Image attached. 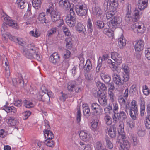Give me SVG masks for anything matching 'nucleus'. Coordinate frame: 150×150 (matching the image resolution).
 Segmentation results:
<instances>
[{"mask_svg": "<svg viewBox=\"0 0 150 150\" xmlns=\"http://www.w3.org/2000/svg\"><path fill=\"white\" fill-rule=\"evenodd\" d=\"M118 132L121 136V138L123 140V143H120L119 147L120 150H128L130 146L129 141L125 139V134L124 132V125L122 122L120 123L118 126Z\"/></svg>", "mask_w": 150, "mask_h": 150, "instance_id": "obj_1", "label": "nucleus"}, {"mask_svg": "<svg viewBox=\"0 0 150 150\" xmlns=\"http://www.w3.org/2000/svg\"><path fill=\"white\" fill-rule=\"evenodd\" d=\"M65 22L69 27L74 26L76 23V15L72 8L70 10V14L66 17Z\"/></svg>", "mask_w": 150, "mask_h": 150, "instance_id": "obj_2", "label": "nucleus"}, {"mask_svg": "<svg viewBox=\"0 0 150 150\" xmlns=\"http://www.w3.org/2000/svg\"><path fill=\"white\" fill-rule=\"evenodd\" d=\"M48 6L50 7L47 9V13L50 14L52 21L54 22H55L60 18V14L57 11L54 10L53 4L52 3H49Z\"/></svg>", "mask_w": 150, "mask_h": 150, "instance_id": "obj_3", "label": "nucleus"}, {"mask_svg": "<svg viewBox=\"0 0 150 150\" xmlns=\"http://www.w3.org/2000/svg\"><path fill=\"white\" fill-rule=\"evenodd\" d=\"M75 8L77 14L80 16H85L87 13V8L83 3H79L76 5Z\"/></svg>", "mask_w": 150, "mask_h": 150, "instance_id": "obj_4", "label": "nucleus"}, {"mask_svg": "<svg viewBox=\"0 0 150 150\" xmlns=\"http://www.w3.org/2000/svg\"><path fill=\"white\" fill-rule=\"evenodd\" d=\"M126 13L125 19L127 23H132L136 22V19L132 16L131 5L129 3L126 5Z\"/></svg>", "mask_w": 150, "mask_h": 150, "instance_id": "obj_5", "label": "nucleus"}, {"mask_svg": "<svg viewBox=\"0 0 150 150\" xmlns=\"http://www.w3.org/2000/svg\"><path fill=\"white\" fill-rule=\"evenodd\" d=\"M112 77L114 82L116 84L117 87V89L119 91L122 90V87H123V85L124 82H126L124 80V78L123 80H122L120 76L117 74L114 73L112 75Z\"/></svg>", "mask_w": 150, "mask_h": 150, "instance_id": "obj_6", "label": "nucleus"}, {"mask_svg": "<svg viewBox=\"0 0 150 150\" xmlns=\"http://www.w3.org/2000/svg\"><path fill=\"white\" fill-rule=\"evenodd\" d=\"M127 118L126 114L123 111L120 110L114 114L112 117L113 122L116 123L119 121H123Z\"/></svg>", "mask_w": 150, "mask_h": 150, "instance_id": "obj_7", "label": "nucleus"}, {"mask_svg": "<svg viewBox=\"0 0 150 150\" xmlns=\"http://www.w3.org/2000/svg\"><path fill=\"white\" fill-rule=\"evenodd\" d=\"M104 5L107 9L115 10L117 8L118 4L117 0H105Z\"/></svg>", "mask_w": 150, "mask_h": 150, "instance_id": "obj_8", "label": "nucleus"}, {"mask_svg": "<svg viewBox=\"0 0 150 150\" xmlns=\"http://www.w3.org/2000/svg\"><path fill=\"white\" fill-rule=\"evenodd\" d=\"M81 83L82 80L80 78H79L74 81H70L67 84L68 90L70 92H73L76 86L80 84Z\"/></svg>", "mask_w": 150, "mask_h": 150, "instance_id": "obj_9", "label": "nucleus"}, {"mask_svg": "<svg viewBox=\"0 0 150 150\" xmlns=\"http://www.w3.org/2000/svg\"><path fill=\"white\" fill-rule=\"evenodd\" d=\"M95 96H97L98 98V100L101 105L104 106L106 105L107 100L105 98L106 96L104 93H102L100 91H98L97 95H95Z\"/></svg>", "mask_w": 150, "mask_h": 150, "instance_id": "obj_10", "label": "nucleus"}, {"mask_svg": "<svg viewBox=\"0 0 150 150\" xmlns=\"http://www.w3.org/2000/svg\"><path fill=\"white\" fill-rule=\"evenodd\" d=\"M91 108L94 114L96 115H101L103 112V109L100 106L96 103H92Z\"/></svg>", "mask_w": 150, "mask_h": 150, "instance_id": "obj_11", "label": "nucleus"}, {"mask_svg": "<svg viewBox=\"0 0 150 150\" xmlns=\"http://www.w3.org/2000/svg\"><path fill=\"white\" fill-rule=\"evenodd\" d=\"M7 25L6 23H3L2 25L1 31L2 36L4 38L5 40L8 38H9V39H12L13 38L12 37V36L9 33H5V31L8 29Z\"/></svg>", "mask_w": 150, "mask_h": 150, "instance_id": "obj_12", "label": "nucleus"}, {"mask_svg": "<svg viewBox=\"0 0 150 150\" xmlns=\"http://www.w3.org/2000/svg\"><path fill=\"white\" fill-rule=\"evenodd\" d=\"M121 69L123 71L125 74L123 76L124 80L125 81H127L129 79V74L130 71L129 68L127 64H123L121 67Z\"/></svg>", "mask_w": 150, "mask_h": 150, "instance_id": "obj_13", "label": "nucleus"}, {"mask_svg": "<svg viewBox=\"0 0 150 150\" xmlns=\"http://www.w3.org/2000/svg\"><path fill=\"white\" fill-rule=\"evenodd\" d=\"M61 57L57 52L52 54L50 57L49 59L50 62L54 64L59 63Z\"/></svg>", "mask_w": 150, "mask_h": 150, "instance_id": "obj_14", "label": "nucleus"}, {"mask_svg": "<svg viewBox=\"0 0 150 150\" xmlns=\"http://www.w3.org/2000/svg\"><path fill=\"white\" fill-rule=\"evenodd\" d=\"M134 30H137L138 33H143L146 29L144 25L142 23H136L133 25Z\"/></svg>", "mask_w": 150, "mask_h": 150, "instance_id": "obj_15", "label": "nucleus"}, {"mask_svg": "<svg viewBox=\"0 0 150 150\" xmlns=\"http://www.w3.org/2000/svg\"><path fill=\"white\" fill-rule=\"evenodd\" d=\"M107 129L106 130L108 132V135L112 138H114L115 137L116 131V129L114 125H112L110 126H108L106 127Z\"/></svg>", "mask_w": 150, "mask_h": 150, "instance_id": "obj_16", "label": "nucleus"}, {"mask_svg": "<svg viewBox=\"0 0 150 150\" xmlns=\"http://www.w3.org/2000/svg\"><path fill=\"white\" fill-rule=\"evenodd\" d=\"M119 18L117 17H115L111 20L110 22L109 23L108 26L111 28H116L119 25V23L118 22Z\"/></svg>", "mask_w": 150, "mask_h": 150, "instance_id": "obj_17", "label": "nucleus"}, {"mask_svg": "<svg viewBox=\"0 0 150 150\" xmlns=\"http://www.w3.org/2000/svg\"><path fill=\"white\" fill-rule=\"evenodd\" d=\"M12 81L15 85H20L21 84L23 85H24L23 79L22 75L21 74H18L16 77L12 80Z\"/></svg>", "mask_w": 150, "mask_h": 150, "instance_id": "obj_18", "label": "nucleus"}, {"mask_svg": "<svg viewBox=\"0 0 150 150\" xmlns=\"http://www.w3.org/2000/svg\"><path fill=\"white\" fill-rule=\"evenodd\" d=\"M111 57L112 59L119 64L122 62V57L118 53L115 52L111 53Z\"/></svg>", "mask_w": 150, "mask_h": 150, "instance_id": "obj_19", "label": "nucleus"}, {"mask_svg": "<svg viewBox=\"0 0 150 150\" xmlns=\"http://www.w3.org/2000/svg\"><path fill=\"white\" fill-rule=\"evenodd\" d=\"M93 12L94 14L98 18H101L103 15V11L98 6H96L93 8Z\"/></svg>", "mask_w": 150, "mask_h": 150, "instance_id": "obj_20", "label": "nucleus"}, {"mask_svg": "<svg viewBox=\"0 0 150 150\" xmlns=\"http://www.w3.org/2000/svg\"><path fill=\"white\" fill-rule=\"evenodd\" d=\"M80 137L82 140L84 141H87L90 138L89 134L86 130L81 131L79 133Z\"/></svg>", "mask_w": 150, "mask_h": 150, "instance_id": "obj_21", "label": "nucleus"}, {"mask_svg": "<svg viewBox=\"0 0 150 150\" xmlns=\"http://www.w3.org/2000/svg\"><path fill=\"white\" fill-rule=\"evenodd\" d=\"M148 0H138V6L140 10H143L147 7Z\"/></svg>", "mask_w": 150, "mask_h": 150, "instance_id": "obj_22", "label": "nucleus"}, {"mask_svg": "<svg viewBox=\"0 0 150 150\" xmlns=\"http://www.w3.org/2000/svg\"><path fill=\"white\" fill-rule=\"evenodd\" d=\"M144 43L143 41L138 40L134 46V49L136 51L140 52L142 50L144 47Z\"/></svg>", "mask_w": 150, "mask_h": 150, "instance_id": "obj_23", "label": "nucleus"}, {"mask_svg": "<svg viewBox=\"0 0 150 150\" xmlns=\"http://www.w3.org/2000/svg\"><path fill=\"white\" fill-rule=\"evenodd\" d=\"M45 13L42 12L40 13L37 18V19L41 23L44 24L48 23H49V21L46 19Z\"/></svg>", "mask_w": 150, "mask_h": 150, "instance_id": "obj_24", "label": "nucleus"}, {"mask_svg": "<svg viewBox=\"0 0 150 150\" xmlns=\"http://www.w3.org/2000/svg\"><path fill=\"white\" fill-rule=\"evenodd\" d=\"M22 53L27 58L32 59L34 57L35 54L34 51H32L31 52H29L28 49L26 48H24L23 49Z\"/></svg>", "mask_w": 150, "mask_h": 150, "instance_id": "obj_25", "label": "nucleus"}, {"mask_svg": "<svg viewBox=\"0 0 150 150\" xmlns=\"http://www.w3.org/2000/svg\"><path fill=\"white\" fill-rule=\"evenodd\" d=\"M6 121L8 124L12 126H15L18 123L17 120L13 117H8Z\"/></svg>", "mask_w": 150, "mask_h": 150, "instance_id": "obj_26", "label": "nucleus"}, {"mask_svg": "<svg viewBox=\"0 0 150 150\" xmlns=\"http://www.w3.org/2000/svg\"><path fill=\"white\" fill-rule=\"evenodd\" d=\"M102 80L106 84L109 83L111 80V77L109 75L102 73L100 74Z\"/></svg>", "mask_w": 150, "mask_h": 150, "instance_id": "obj_27", "label": "nucleus"}, {"mask_svg": "<svg viewBox=\"0 0 150 150\" xmlns=\"http://www.w3.org/2000/svg\"><path fill=\"white\" fill-rule=\"evenodd\" d=\"M71 37H67L66 38L65 41L66 42V47L68 49H71L73 47Z\"/></svg>", "mask_w": 150, "mask_h": 150, "instance_id": "obj_28", "label": "nucleus"}, {"mask_svg": "<svg viewBox=\"0 0 150 150\" xmlns=\"http://www.w3.org/2000/svg\"><path fill=\"white\" fill-rule=\"evenodd\" d=\"M16 4L18 7L21 9L24 8L28 5V3L25 2L23 0H17Z\"/></svg>", "mask_w": 150, "mask_h": 150, "instance_id": "obj_29", "label": "nucleus"}, {"mask_svg": "<svg viewBox=\"0 0 150 150\" xmlns=\"http://www.w3.org/2000/svg\"><path fill=\"white\" fill-rule=\"evenodd\" d=\"M44 134L45 138L47 139H52L54 137L52 132L49 130L46 129L44 131Z\"/></svg>", "mask_w": 150, "mask_h": 150, "instance_id": "obj_30", "label": "nucleus"}, {"mask_svg": "<svg viewBox=\"0 0 150 150\" xmlns=\"http://www.w3.org/2000/svg\"><path fill=\"white\" fill-rule=\"evenodd\" d=\"M0 18L4 23H6L10 18L4 12L1 11L0 13Z\"/></svg>", "mask_w": 150, "mask_h": 150, "instance_id": "obj_31", "label": "nucleus"}, {"mask_svg": "<svg viewBox=\"0 0 150 150\" xmlns=\"http://www.w3.org/2000/svg\"><path fill=\"white\" fill-rule=\"evenodd\" d=\"M6 24L15 29H18V26L16 21L14 20L10 19V18Z\"/></svg>", "mask_w": 150, "mask_h": 150, "instance_id": "obj_32", "label": "nucleus"}, {"mask_svg": "<svg viewBox=\"0 0 150 150\" xmlns=\"http://www.w3.org/2000/svg\"><path fill=\"white\" fill-rule=\"evenodd\" d=\"M96 86L99 89L98 91H100L102 92L101 91V90L103 91L106 90L107 89L105 84L99 81L97 82L96 83Z\"/></svg>", "mask_w": 150, "mask_h": 150, "instance_id": "obj_33", "label": "nucleus"}, {"mask_svg": "<svg viewBox=\"0 0 150 150\" xmlns=\"http://www.w3.org/2000/svg\"><path fill=\"white\" fill-rule=\"evenodd\" d=\"M83 112L84 115H85L87 117H88L90 115V108L88 106L86 105L83 106Z\"/></svg>", "mask_w": 150, "mask_h": 150, "instance_id": "obj_34", "label": "nucleus"}, {"mask_svg": "<svg viewBox=\"0 0 150 150\" xmlns=\"http://www.w3.org/2000/svg\"><path fill=\"white\" fill-rule=\"evenodd\" d=\"M24 103L25 106L28 108H33L35 106L32 100H25L24 101Z\"/></svg>", "mask_w": 150, "mask_h": 150, "instance_id": "obj_35", "label": "nucleus"}, {"mask_svg": "<svg viewBox=\"0 0 150 150\" xmlns=\"http://www.w3.org/2000/svg\"><path fill=\"white\" fill-rule=\"evenodd\" d=\"M12 38L13 39H10L11 40L13 41L16 42L18 43L19 45H21L22 46H23L25 42L23 39L21 38L19 39L16 38V37H13L12 36Z\"/></svg>", "mask_w": 150, "mask_h": 150, "instance_id": "obj_36", "label": "nucleus"}, {"mask_svg": "<svg viewBox=\"0 0 150 150\" xmlns=\"http://www.w3.org/2000/svg\"><path fill=\"white\" fill-rule=\"evenodd\" d=\"M107 147L110 149H112L113 148V144L110 140V138L108 136L105 138Z\"/></svg>", "mask_w": 150, "mask_h": 150, "instance_id": "obj_37", "label": "nucleus"}, {"mask_svg": "<svg viewBox=\"0 0 150 150\" xmlns=\"http://www.w3.org/2000/svg\"><path fill=\"white\" fill-rule=\"evenodd\" d=\"M5 110L7 112H13L15 113L17 112L16 109L13 106L9 107V106H5L4 107Z\"/></svg>", "mask_w": 150, "mask_h": 150, "instance_id": "obj_38", "label": "nucleus"}, {"mask_svg": "<svg viewBox=\"0 0 150 150\" xmlns=\"http://www.w3.org/2000/svg\"><path fill=\"white\" fill-rule=\"evenodd\" d=\"M104 33L106 34L109 37H112L114 35V31L111 29L108 28H104L103 30Z\"/></svg>", "mask_w": 150, "mask_h": 150, "instance_id": "obj_39", "label": "nucleus"}, {"mask_svg": "<svg viewBox=\"0 0 150 150\" xmlns=\"http://www.w3.org/2000/svg\"><path fill=\"white\" fill-rule=\"evenodd\" d=\"M138 110H129V115L131 118L134 120H135L137 118L138 116Z\"/></svg>", "mask_w": 150, "mask_h": 150, "instance_id": "obj_40", "label": "nucleus"}, {"mask_svg": "<svg viewBox=\"0 0 150 150\" xmlns=\"http://www.w3.org/2000/svg\"><path fill=\"white\" fill-rule=\"evenodd\" d=\"M126 44L125 40L122 37L118 39V45L120 48H122L123 46H125Z\"/></svg>", "mask_w": 150, "mask_h": 150, "instance_id": "obj_41", "label": "nucleus"}, {"mask_svg": "<svg viewBox=\"0 0 150 150\" xmlns=\"http://www.w3.org/2000/svg\"><path fill=\"white\" fill-rule=\"evenodd\" d=\"M95 150H103V147L102 143L100 141L96 142L94 145Z\"/></svg>", "mask_w": 150, "mask_h": 150, "instance_id": "obj_42", "label": "nucleus"}, {"mask_svg": "<svg viewBox=\"0 0 150 150\" xmlns=\"http://www.w3.org/2000/svg\"><path fill=\"white\" fill-rule=\"evenodd\" d=\"M142 14V13L140 11L137 9H136L134 11V18L136 19V21L139 19L140 15Z\"/></svg>", "mask_w": 150, "mask_h": 150, "instance_id": "obj_43", "label": "nucleus"}, {"mask_svg": "<svg viewBox=\"0 0 150 150\" xmlns=\"http://www.w3.org/2000/svg\"><path fill=\"white\" fill-rule=\"evenodd\" d=\"M41 3V0H33L32 1L33 6L36 9H38V7H40Z\"/></svg>", "mask_w": 150, "mask_h": 150, "instance_id": "obj_44", "label": "nucleus"}, {"mask_svg": "<svg viewBox=\"0 0 150 150\" xmlns=\"http://www.w3.org/2000/svg\"><path fill=\"white\" fill-rule=\"evenodd\" d=\"M131 104L130 108L129 110H138L137 102L135 100H133Z\"/></svg>", "mask_w": 150, "mask_h": 150, "instance_id": "obj_45", "label": "nucleus"}, {"mask_svg": "<svg viewBox=\"0 0 150 150\" xmlns=\"http://www.w3.org/2000/svg\"><path fill=\"white\" fill-rule=\"evenodd\" d=\"M80 62L79 63V68L80 69H83L85 68V65H84V59L83 57H81L79 58Z\"/></svg>", "mask_w": 150, "mask_h": 150, "instance_id": "obj_46", "label": "nucleus"}, {"mask_svg": "<svg viewBox=\"0 0 150 150\" xmlns=\"http://www.w3.org/2000/svg\"><path fill=\"white\" fill-rule=\"evenodd\" d=\"M108 94L111 102H113L114 101L115 97L114 93L113 91H108Z\"/></svg>", "mask_w": 150, "mask_h": 150, "instance_id": "obj_47", "label": "nucleus"}, {"mask_svg": "<svg viewBox=\"0 0 150 150\" xmlns=\"http://www.w3.org/2000/svg\"><path fill=\"white\" fill-rule=\"evenodd\" d=\"M104 120L106 124L108 125H110L112 123V119L108 115H106L104 117Z\"/></svg>", "mask_w": 150, "mask_h": 150, "instance_id": "obj_48", "label": "nucleus"}, {"mask_svg": "<svg viewBox=\"0 0 150 150\" xmlns=\"http://www.w3.org/2000/svg\"><path fill=\"white\" fill-rule=\"evenodd\" d=\"M144 122L146 127L147 129H150V115L147 116Z\"/></svg>", "mask_w": 150, "mask_h": 150, "instance_id": "obj_49", "label": "nucleus"}, {"mask_svg": "<svg viewBox=\"0 0 150 150\" xmlns=\"http://www.w3.org/2000/svg\"><path fill=\"white\" fill-rule=\"evenodd\" d=\"M57 28L56 27H52L47 31V35L50 37L54 34L57 31Z\"/></svg>", "mask_w": 150, "mask_h": 150, "instance_id": "obj_50", "label": "nucleus"}, {"mask_svg": "<svg viewBox=\"0 0 150 150\" xmlns=\"http://www.w3.org/2000/svg\"><path fill=\"white\" fill-rule=\"evenodd\" d=\"M44 143L47 146L52 147L54 146V142L52 139H47L45 141Z\"/></svg>", "mask_w": 150, "mask_h": 150, "instance_id": "obj_51", "label": "nucleus"}, {"mask_svg": "<svg viewBox=\"0 0 150 150\" xmlns=\"http://www.w3.org/2000/svg\"><path fill=\"white\" fill-rule=\"evenodd\" d=\"M87 27L88 30L91 33L93 31L92 28V24L91 20L90 18L88 19L87 21Z\"/></svg>", "mask_w": 150, "mask_h": 150, "instance_id": "obj_52", "label": "nucleus"}, {"mask_svg": "<svg viewBox=\"0 0 150 150\" xmlns=\"http://www.w3.org/2000/svg\"><path fill=\"white\" fill-rule=\"evenodd\" d=\"M86 65V68L85 69L86 71L88 72L92 68V64L91 62L88 59L86 61V62L85 65Z\"/></svg>", "mask_w": 150, "mask_h": 150, "instance_id": "obj_53", "label": "nucleus"}, {"mask_svg": "<svg viewBox=\"0 0 150 150\" xmlns=\"http://www.w3.org/2000/svg\"><path fill=\"white\" fill-rule=\"evenodd\" d=\"M115 13L114 10L108 11L106 13V17L107 19H109L111 18Z\"/></svg>", "mask_w": 150, "mask_h": 150, "instance_id": "obj_54", "label": "nucleus"}, {"mask_svg": "<svg viewBox=\"0 0 150 150\" xmlns=\"http://www.w3.org/2000/svg\"><path fill=\"white\" fill-rule=\"evenodd\" d=\"M130 140L133 146H136L138 142L136 137L131 135L130 136Z\"/></svg>", "mask_w": 150, "mask_h": 150, "instance_id": "obj_55", "label": "nucleus"}, {"mask_svg": "<svg viewBox=\"0 0 150 150\" xmlns=\"http://www.w3.org/2000/svg\"><path fill=\"white\" fill-rule=\"evenodd\" d=\"M126 125L130 128H132L135 126V122L132 120H127L126 122Z\"/></svg>", "mask_w": 150, "mask_h": 150, "instance_id": "obj_56", "label": "nucleus"}, {"mask_svg": "<svg viewBox=\"0 0 150 150\" xmlns=\"http://www.w3.org/2000/svg\"><path fill=\"white\" fill-rule=\"evenodd\" d=\"M113 105V111L114 112V114L118 112V110L119 109L118 105V103L114 101L113 102H112Z\"/></svg>", "mask_w": 150, "mask_h": 150, "instance_id": "obj_57", "label": "nucleus"}, {"mask_svg": "<svg viewBox=\"0 0 150 150\" xmlns=\"http://www.w3.org/2000/svg\"><path fill=\"white\" fill-rule=\"evenodd\" d=\"M44 96L46 97V99L50 100V98H53V93L51 91L48 90Z\"/></svg>", "mask_w": 150, "mask_h": 150, "instance_id": "obj_58", "label": "nucleus"}, {"mask_svg": "<svg viewBox=\"0 0 150 150\" xmlns=\"http://www.w3.org/2000/svg\"><path fill=\"white\" fill-rule=\"evenodd\" d=\"M108 62L110 63V67L113 71L116 69L117 67L115 65V63L114 62H112L110 59H108Z\"/></svg>", "mask_w": 150, "mask_h": 150, "instance_id": "obj_59", "label": "nucleus"}, {"mask_svg": "<svg viewBox=\"0 0 150 150\" xmlns=\"http://www.w3.org/2000/svg\"><path fill=\"white\" fill-rule=\"evenodd\" d=\"M84 28V26L80 23H78L76 26L77 30L80 31H83Z\"/></svg>", "mask_w": 150, "mask_h": 150, "instance_id": "obj_60", "label": "nucleus"}, {"mask_svg": "<svg viewBox=\"0 0 150 150\" xmlns=\"http://www.w3.org/2000/svg\"><path fill=\"white\" fill-rule=\"evenodd\" d=\"M118 100L120 104L121 105H124L125 103V99L122 96H120L118 97Z\"/></svg>", "mask_w": 150, "mask_h": 150, "instance_id": "obj_61", "label": "nucleus"}, {"mask_svg": "<svg viewBox=\"0 0 150 150\" xmlns=\"http://www.w3.org/2000/svg\"><path fill=\"white\" fill-rule=\"evenodd\" d=\"M96 25L98 28L101 29L104 27V23L101 21H98L96 22Z\"/></svg>", "mask_w": 150, "mask_h": 150, "instance_id": "obj_62", "label": "nucleus"}, {"mask_svg": "<svg viewBox=\"0 0 150 150\" xmlns=\"http://www.w3.org/2000/svg\"><path fill=\"white\" fill-rule=\"evenodd\" d=\"M71 52L70 51L67 49H65L64 52L63 57L65 59L69 58L70 56Z\"/></svg>", "mask_w": 150, "mask_h": 150, "instance_id": "obj_63", "label": "nucleus"}, {"mask_svg": "<svg viewBox=\"0 0 150 150\" xmlns=\"http://www.w3.org/2000/svg\"><path fill=\"white\" fill-rule=\"evenodd\" d=\"M145 54L146 58L150 60V48H146L145 51Z\"/></svg>", "mask_w": 150, "mask_h": 150, "instance_id": "obj_64", "label": "nucleus"}]
</instances>
